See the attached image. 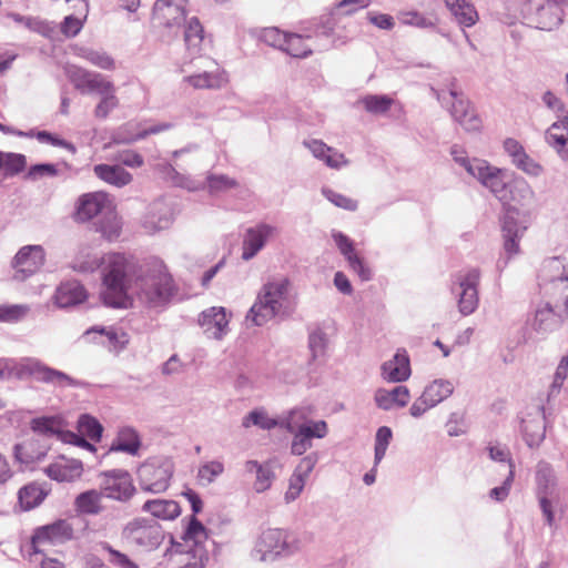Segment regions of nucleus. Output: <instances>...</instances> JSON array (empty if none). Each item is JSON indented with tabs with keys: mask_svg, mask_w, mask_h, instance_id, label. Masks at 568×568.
Instances as JSON below:
<instances>
[{
	"mask_svg": "<svg viewBox=\"0 0 568 568\" xmlns=\"http://www.w3.org/2000/svg\"><path fill=\"white\" fill-rule=\"evenodd\" d=\"M109 209L108 196L103 192L87 193L79 197L75 219L85 222Z\"/></svg>",
	"mask_w": 568,
	"mask_h": 568,
	"instance_id": "25",
	"label": "nucleus"
},
{
	"mask_svg": "<svg viewBox=\"0 0 568 568\" xmlns=\"http://www.w3.org/2000/svg\"><path fill=\"white\" fill-rule=\"evenodd\" d=\"M392 437H393V433L389 427L382 426L377 429L376 436H375V455H374L375 466H377L384 458Z\"/></svg>",
	"mask_w": 568,
	"mask_h": 568,
	"instance_id": "61",
	"label": "nucleus"
},
{
	"mask_svg": "<svg viewBox=\"0 0 568 568\" xmlns=\"http://www.w3.org/2000/svg\"><path fill=\"white\" fill-rule=\"evenodd\" d=\"M516 214L515 211H508L503 220L504 248L508 258L519 252L518 242L526 231V226L516 221Z\"/></svg>",
	"mask_w": 568,
	"mask_h": 568,
	"instance_id": "31",
	"label": "nucleus"
},
{
	"mask_svg": "<svg viewBox=\"0 0 568 568\" xmlns=\"http://www.w3.org/2000/svg\"><path fill=\"white\" fill-rule=\"evenodd\" d=\"M303 145L311 151L314 158L324 162L328 168L341 169L348 164L343 153L328 146L322 140H304Z\"/></svg>",
	"mask_w": 568,
	"mask_h": 568,
	"instance_id": "29",
	"label": "nucleus"
},
{
	"mask_svg": "<svg viewBox=\"0 0 568 568\" xmlns=\"http://www.w3.org/2000/svg\"><path fill=\"white\" fill-rule=\"evenodd\" d=\"M292 308L290 281L286 277L272 278L261 287L246 321L262 326L275 317L287 316Z\"/></svg>",
	"mask_w": 568,
	"mask_h": 568,
	"instance_id": "2",
	"label": "nucleus"
},
{
	"mask_svg": "<svg viewBox=\"0 0 568 568\" xmlns=\"http://www.w3.org/2000/svg\"><path fill=\"white\" fill-rule=\"evenodd\" d=\"M244 468L247 474L255 475V480L253 483V489L255 493L262 494L272 487L273 481L275 480V473L270 462L260 463L253 459L246 460Z\"/></svg>",
	"mask_w": 568,
	"mask_h": 568,
	"instance_id": "32",
	"label": "nucleus"
},
{
	"mask_svg": "<svg viewBox=\"0 0 568 568\" xmlns=\"http://www.w3.org/2000/svg\"><path fill=\"white\" fill-rule=\"evenodd\" d=\"M122 536L130 545L144 551L155 550L164 540L162 527L145 518H135L128 523Z\"/></svg>",
	"mask_w": 568,
	"mask_h": 568,
	"instance_id": "8",
	"label": "nucleus"
},
{
	"mask_svg": "<svg viewBox=\"0 0 568 568\" xmlns=\"http://www.w3.org/2000/svg\"><path fill=\"white\" fill-rule=\"evenodd\" d=\"M102 301L114 308H129L136 298L149 307L166 305L175 295V281L165 264L158 256L134 261L121 253L103 257Z\"/></svg>",
	"mask_w": 568,
	"mask_h": 568,
	"instance_id": "1",
	"label": "nucleus"
},
{
	"mask_svg": "<svg viewBox=\"0 0 568 568\" xmlns=\"http://www.w3.org/2000/svg\"><path fill=\"white\" fill-rule=\"evenodd\" d=\"M142 510L162 520H172L181 513L179 504L172 499L148 500L142 506Z\"/></svg>",
	"mask_w": 568,
	"mask_h": 568,
	"instance_id": "36",
	"label": "nucleus"
},
{
	"mask_svg": "<svg viewBox=\"0 0 568 568\" xmlns=\"http://www.w3.org/2000/svg\"><path fill=\"white\" fill-rule=\"evenodd\" d=\"M276 234L277 229L266 223H258L247 229L242 243V258L244 261L252 260Z\"/></svg>",
	"mask_w": 568,
	"mask_h": 568,
	"instance_id": "17",
	"label": "nucleus"
},
{
	"mask_svg": "<svg viewBox=\"0 0 568 568\" xmlns=\"http://www.w3.org/2000/svg\"><path fill=\"white\" fill-rule=\"evenodd\" d=\"M101 99L94 109V116L106 119L109 114L119 106V99L115 95V88L100 95Z\"/></svg>",
	"mask_w": 568,
	"mask_h": 568,
	"instance_id": "60",
	"label": "nucleus"
},
{
	"mask_svg": "<svg viewBox=\"0 0 568 568\" xmlns=\"http://www.w3.org/2000/svg\"><path fill=\"white\" fill-rule=\"evenodd\" d=\"M312 34L286 33L283 50L293 58L304 59L312 54L313 50L306 44L305 40L311 39Z\"/></svg>",
	"mask_w": 568,
	"mask_h": 568,
	"instance_id": "38",
	"label": "nucleus"
},
{
	"mask_svg": "<svg viewBox=\"0 0 568 568\" xmlns=\"http://www.w3.org/2000/svg\"><path fill=\"white\" fill-rule=\"evenodd\" d=\"M74 54L102 70H113L115 67L114 60L104 51L87 47H75Z\"/></svg>",
	"mask_w": 568,
	"mask_h": 568,
	"instance_id": "42",
	"label": "nucleus"
},
{
	"mask_svg": "<svg viewBox=\"0 0 568 568\" xmlns=\"http://www.w3.org/2000/svg\"><path fill=\"white\" fill-rule=\"evenodd\" d=\"M308 407H295L280 420V427L293 435L291 454L302 456L313 447V439H322L328 434L325 420H313Z\"/></svg>",
	"mask_w": 568,
	"mask_h": 568,
	"instance_id": "3",
	"label": "nucleus"
},
{
	"mask_svg": "<svg viewBox=\"0 0 568 568\" xmlns=\"http://www.w3.org/2000/svg\"><path fill=\"white\" fill-rule=\"evenodd\" d=\"M174 473V464L166 457H152L138 468V480L143 491L164 493Z\"/></svg>",
	"mask_w": 568,
	"mask_h": 568,
	"instance_id": "7",
	"label": "nucleus"
},
{
	"mask_svg": "<svg viewBox=\"0 0 568 568\" xmlns=\"http://www.w3.org/2000/svg\"><path fill=\"white\" fill-rule=\"evenodd\" d=\"M87 297V291L80 282L67 281L57 287L53 301L58 307L67 308L83 303Z\"/></svg>",
	"mask_w": 568,
	"mask_h": 568,
	"instance_id": "27",
	"label": "nucleus"
},
{
	"mask_svg": "<svg viewBox=\"0 0 568 568\" xmlns=\"http://www.w3.org/2000/svg\"><path fill=\"white\" fill-rule=\"evenodd\" d=\"M27 158L20 153L1 152V171L7 176H13L26 169Z\"/></svg>",
	"mask_w": 568,
	"mask_h": 568,
	"instance_id": "48",
	"label": "nucleus"
},
{
	"mask_svg": "<svg viewBox=\"0 0 568 568\" xmlns=\"http://www.w3.org/2000/svg\"><path fill=\"white\" fill-rule=\"evenodd\" d=\"M100 489L103 496L115 500H128L134 493L131 476L128 471L113 469L100 475Z\"/></svg>",
	"mask_w": 568,
	"mask_h": 568,
	"instance_id": "15",
	"label": "nucleus"
},
{
	"mask_svg": "<svg viewBox=\"0 0 568 568\" xmlns=\"http://www.w3.org/2000/svg\"><path fill=\"white\" fill-rule=\"evenodd\" d=\"M65 73L74 88L81 93L85 94V89L93 72L77 65H69L65 69Z\"/></svg>",
	"mask_w": 568,
	"mask_h": 568,
	"instance_id": "59",
	"label": "nucleus"
},
{
	"mask_svg": "<svg viewBox=\"0 0 568 568\" xmlns=\"http://www.w3.org/2000/svg\"><path fill=\"white\" fill-rule=\"evenodd\" d=\"M44 258L45 254L41 245H27L21 247L14 256V277L24 281L42 267Z\"/></svg>",
	"mask_w": 568,
	"mask_h": 568,
	"instance_id": "16",
	"label": "nucleus"
},
{
	"mask_svg": "<svg viewBox=\"0 0 568 568\" xmlns=\"http://www.w3.org/2000/svg\"><path fill=\"white\" fill-rule=\"evenodd\" d=\"M338 22L339 17L336 13V9L331 7L324 14L315 19V33L326 38H333V43L336 47L344 45L351 41V38L335 33Z\"/></svg>",
	"mask_w": 568,
	"mask_h": 568,
	"instance_id": "33",
	"label": "nucleus"
},
{
	"mask_svg": "<svg viewBox=\"0 0 568 568\" xmlns=\"http://www.w3.org/2000/svg\"><path fill=\"white\" fill-rule=\"evenodd\" d=\"M449 98L453 100L450 114L456 122H458L466 131H477L480 128L481 121L475 113L469 102L455 91H449Z\"/></svg>",
	"mask_w": 568,
	"mask_h": 568,
	"instance_id": "23",
	"label": "nucleus"
},
{
	"mask_svg": "<svg viewBox=\"0 0 568 568\" xmlns=\"http://www.w3.org/2000/svg\"><path fill=\"white\" fill-rule=\"evenodd\" d=\"M129 125H125L124 128L120 129L118 132L114 133L113 138H112V141L113 143L115 144H131L133 142H136L139 140H142L144 138H146L148 135L150 134H158L162 131H165L170 128V124H156V125H152L139 133H136L135 135H130V136H126L123 134V131L128 128Z\"/></svg>",
	"mask_w": 568,
	"mask_h": 568,
	"instance_id": "51",
	"label": "nucleus"
},
{
	"mask_svg": "<svg viewBox=\"0 0 568 568\" xmlns=\"http://www.w3.org/2000/svg\"><path fill=\"white\" fill-rule=\"evenodd\" d=\"M332 237L341 253L347 260L349 267L359 276L362 281H369L372 277V272L355 253L353 241L338 231H333Z\"/></svg>",
	"mask_w": 568,
	"mask_h": 568,
	"instance_id": "24",
	"label": "nucleus"
},
{
	"mask_svg": "<svg viewBox=\"0 0 568 568\" xmlns=\"http://www.w3.org/2000/svg\"><path fill=\"white\" fill-rule=\"evenodd\" d=\"M398 20L404 26H412L420 29H429L435 27V22L416 10L400 11Z\"/></svg>",
	"mask_w": 568,
	"mask_h": 568,
	"instance_id": "58",
	"label": "nucleus"
},
{
	"mask_svg": "<svg viewBox=\"0 0 568 568\" xmlns=\"http://www.w3.org/2000/svg\"><path fill=\"white\" fill-rule=\"evenodd\" d=\"M224 473V464L211 460L199 467L197 479L202 485H210Z\"/></svg>",
	"mask_w": 568,
	"mask_h": 568,
	"instance_id": "55",
	"label": "nucleus"
},
{
	"mask_svg": "<svg viewBox=\"0 0 568 568\" xmlns=\"http://www.w3.org/2000/svg\"><path fill=\"white\" fill-rule=\"evenodd\" d=\"M31 429L43 436H55L65 444L79 446L88 450L95 449L87 439H83L77 433L65 429L62 419L59 417L51 416L33 418L31 420Z\"/></svg>",
	"mask_w": 568,
	"mask_h": 568,
	"instance_id": "14",
	"label": "nucleus"
},
{
	"mask_svg": "<svg viewBox=\"0 0 568 568\" xmlns=\"http://www.w3.org/2000/svg\"><path fill=\"white\" fill-rule=\"evenodd\" d=\"M103 494L95 489L81 493L74 501L78 511L87 515H97L102 510L101 500Z\"/></svg>",
	"mask_w": 568,
	"mask_h": 568,
	"instance_id": "44",
	"label": "nucleus"
},
{
	"mask_svg": "<svg viewBox=\"0 0 568 568\" xmlns=\"http://www.w3.org/2000/svg\"><path fill=\"white\" fill-rule=\"evenodd\" d=\"M568 376V355H565L560 358L552 382L549 386L547 397L548 399L554 398L559 395L561 387Z\"/></svg>",
	"mask_w": 568,
	"mask_h": 568,
	"instance_id": "53",
	"label": "nucleus"
},
{
	"mask_svg": "<svg viewBox=\"0 0 568 568\" xmlns=\"http://www.w3.org/2000/svg\"><path fill=\"white\" fill-rule=\"evenodd\" d=\"M139 448L140 439L136 432L131 427H123L119 430L116 438L112 442L110 450L135 455Z\"/></svg>",
	"mask_w": 568,
	"mask_h": 568,
	"instance_id": "37",
	"label": "nucleus"
},
{
	"mask_svg": "<svg viewBox=\"0 0 568 568\" xmlns=\"http://www.w3.org/2000/svg\"><path fill=\"white\" fill-rule=\"evenodd\" d=\"M187 0H156L152 9V22L158 28L176 34L185 22Z\"/></svg>",
	"mask_w": 568,
	"mask_h": 568,
	"instance_id": "10",
	"label": "nucleus"
},
{
	"mask_svg": "<svg viewBox=\"0 0 568 568\" xmlns=\"http://www.w3.org/2000/svg\"><path fill=\"white\" fill-rule=\"evenodd\" d=\"M173 222L171 207L162 200L153 202L142 221L144 231L149 234L166 230Z\"/></svg>",
	"mask_w": 568,
	"mask_h": 568,
	"instance_id": "22",
	"label": "nucleus"
},
{
	"mask_svg": "<svg viewBox=\"0 0 568 568\" xmlns=\"http://www.w3.org/2000/svg\"><path fill=\"white\" fill-rule=\"evenodd\" d=\"M409 398V389L404 385L396 386L393 389L378 388L374 395L376 406L383 410L405 407Z\"/></svg>",
	"mask_w": 568,
	"mask_h": 568,
	"instance_id": "30",
	"label": "nucleus"
},
{
	"mask_svg": "<svg viewBox=\"0 0 568 568\" xmlns=\"http://www.w3.org/2000/svg\"><path fill=\"white\" fill-rule=\"evenodd\" d=\"M529 324L534 332L544 336L560 326L561 317L554 311L549 303H539Z\"/></svg>",
	"mask_w": 568,
	"mask_h": 568,
	"instance_id": "26",
	"label": "nucleus"
},
{
	"mask_svg": "<svg viewBox=\"0 0 568 568\" xmlns=\"http://www.w3.org/2000/svg\"><path fill=\"white\" fill-rule=\"evenodd\" d=\"M523 436L529 447H538L546 435L544 408L538 407L537 412L523 418L521 422Z\"/></svg>",
	"mask_w": 568,
	"mask_h": 568,
	"instance_id": "28",
	"label": "nucleus"
},
{
	"mask_svg": "<svg viewBox=\"0 0 568 568\" xmlns=\"http://www.w3.org/2000/svg\"><path fill=\"white\" fill-rule=\"evenodd\" d=\"M545 141L562 161H568V133L558 130L557 124H551L545 132Z\"/></svg>",
	"mask_w": 568,
	"mask_h": 568,
	"instance_id": "43",
	"label": "nucleus"
},
{
	"mask_svg": "<svg viewBox=\"0 0 568 568\" xmlns=\"http://www.w3.org/2000/svg\"><path fill=\"white\" fill-rule=\"evenodd\" d=\"M24 358L16 361L12 358H0V379L16 377L23 379Z\"/></svg>",
	"mask_w": 568,
	"mask_h": 568,
	"instance_id": "62",
	"label": "nucleus"
},
{
	"mask_svg": "<svg viewBox=\"0 0 568 568\" xmlns=\"http://www.w3.org/2000/svg\"><path fill=\"white\" fill-rule=\"evenodd\" d=\"M536 494L537 497H552L556 495L557 480L552 467L545 463H538L536 467Z\"/></svg>",
	"mask_w": 568,
	"mask_h": 568,
	"instance_id": "35",
	"label": "nucleus"
},
{
	"mask_svg": "<svg viewBox=\"0 0 568 568\" xmlns=\"http://www.w3.org/2000/svg\"><path fill=\"white\" fill-rule=\"evenodd\" d=\"M567 0H526L521 4V16L527 24L539 30L551 31L564 21L562 6Z\"/></svg>",
	"mask_w": 568,
	"mask_h": 568,
	"instance_id": "5",
	"label": "nucleus"
},
{
	"mask_svg": "<svg viewBox=\"0 0 568 568\" xmlns=\"http://www.w3.org/2000/svg\"><path fill=\"white\" fill-rule=\"evenodd\" d=\"M161 173L168 181L172 182L174 185L185 187L190 191H194L200 187L193 180H191L189 176L180 174L169 163L161 165Z\"/></svg>",
	"mask_w": 568,
	"mask_h": 568,
	"instance_id": "57",
	"label": "nucleus"
},
{
	"mask_svg": "<svg viewBox=\"0 0 568 568\" xmlns=\"http://www.w3.org/2000/svg\"><path fill=\"white\" fill-rule=\"evenodd\" d=\"M302 541L297 534L281 528H268L257 537L252 557L262 562L274 561L298 552Z\"/></svg>",
	"mask_w": 568,
	"mask_h": 568,
	"instance_id": "4",
	"label": "nucleus"
},
{
	"mask_svg": "<svg viewBox=\"0 0 568 568\" xmlns=\"http://www.w3.org/2000/svg\"><path fill=\"white\" fill-rule=\"evenodd\" d=\"M479 268H468L457 275L456 284L458 285L457 305L463 316L473 314L479 304L478 285L480 282Z\"/></svg>",
	"mask_w": 568,
	"mask_h": 568,
	"instance_id": "13",
	"label": "nucleus"
},
{
	"mask_svg": "<svg viewBox=\"0 0 568 568\" xmlns=\"http://www.w3.org/2000/svg\"><path fill=\"white\" fill-rule=\"evenodd\" d=\"M193 62L184 63L181 72L187 73L183 78V82L195 90H219L224 88L229 82L225 70L220 68L217 63L210 58H199L195 63V70H191Z\"/></svg>",
	"mask_w": 568,
	"mask_h": 568,
	"instance_id": "6",
	"label": "nucleus"
},
{
	"mask_svg": "<svg viewBox=\"0 0 568 568\" xmlns=\"http://www.w3.org/2000/svg\"><path fill=\"white\" fill-rule=\"evenodd\" d=\"M454 384L448 379H435L423 390V395L434 406H437L454 393Z\"/></svg>",
	"mask_w": 568,
	"mask_h": 568,
	"instance_id": "40",
	"label": "nucleus"
},
{
	"mask_svg": "<svg viewBox=\"0 0 568 568\" xmlns=\"http://www.w3.org/2000/svg\"><path fill=\"white\" fill-rule=\"evenodd\" d=\"M513 164L527 175L538 178L544 173V168L540 163L530 158L527 152L521 154L520 158L515 160Z\"/></svg>",
	"mask_w": 568,
	"mask_h": 568,
	"instance_id": "63",
	"label": "nucleus"
},
{
	"mask_svg": "<svg viewBox=\"0 0 568 568\" xmlns=\"http://www.w3.org/2000/svg\"><path fill=\"white\" fill-rule=\"evenodd\" d=\"M318 453L313 452L300 460L288 479V487L284 495V500L286 504H290L300 497L304 489L305 483L318 463Z\"/></svg>",
	"mask_w": 568,
	"mask_h": 568,
	"instance_id": "18",
	"label": "nucleus"
},
{
	"mask_svg": "<svg viewBox=\"0 0 568 568\" xmlns=\"http://www.w3.org/2000/svg\"><path fill=\"white\" fill-rule=\"evenodd\" d=\"M394 102V99L386 94H367L357 101L367 113L373 115L386 114Z\"/></svg>",
	"mask_w": 568,
	"mask_h": 568,
	"instance_id": "39",
	"label": "nucleus"
},
{
	"mask_svg": "<svg viewBox=\"0 0 568 568\" xmlns=\"http://www.w3.org/2000/svg\"><path fill=\"white\" fill-rule=\"evenodd\" d=\"M410 362L405 348H398L394 356L381 366V376L387 383H402L410 377Z\"/></svg>",
	"mask_w": 568,
	"mask_h": 568,
	"instance_id": "20",
	"label": "nucleus"
},
{
	"mask_svg": "<svg viewBox=\"0 0 568 568\" xmlns=\"http://www.w3.org/2000/svg\"><path fill=\"white\" fill-rule=\"evenodd\" d=\"M93 171L99 179L116 187H123L133 180L132 174L118 164H98Z\"/></svg>",
	"mask_w": 568,
	"mask_h": 568,
	"instance_id": "34",
	"label": "nucleus"
},
{
	"mask_svg": "<svg viewBox=\"0 0 568 568\" xmlns=\"http://www.w3.org/2000/svg\"><path fill=\"white\" fill-rule=\"evenodd\" d=\"M230 315L222 306L204 310L199 317V324L209 338L221 341L230 331Z\"/></svg>",
	"mask_w": 568,
	"mask_h": 568,
	"instance_id": "19",
	"label": "nucleus"
},
{
	"mask_svg": "<svg viewBox=\"0 0 568 568\" xmlns=\"http://www.w3.org/2000/svg\"><path fill=\"white\" fill-rule=\"evenodd\" d=\"M44 491L38 484L31 483L18 491V499L22 510H30L38 507L45 498Z\"/></svg>",
	"mask_w": 568,
	"mask_h": 568,
	"instance_id": "41",
	"label": "nucleus"
},
{
	"mask_svg": "<svg viewBox=\"0 0 568 568\" xmlns=\"http://www.w3.org/2000/svg\"><path fill=\"white\" fill-rule=\"evenodd\" d=\"M535 199L530 184L521 176H515L509 187V201L529 203Z\"/></svg>",
	"mask_w": 568,
	"mask_h": 568,
	"instance_id": "47",
	"label": "nucleus"
},
{
	"mask_svg": "<svg viewBox=\"0 0 568 568\" xmlns=\"http://www.w3.org/2000/svg\"><path fill=\"white\" fill-rule=\"evenodd\" d=\"M98 547L106 552V561L113 568H140L126 554L113 548L108 541H100Z\"/></svg>",
	"mask_w": 568,
	"mask_h": 568,
	"instance_id": "46",
	"label": "nucleus"
},
{
	"mask_svg": "<svg viewBox=\"0 0 568 568\" xmlns=\"http://www.w3.org/2000/svg\"><path fill=\"white\" fill-rule=\"evenodd\" d=\"M206 185L209 193L216 195L236 187L237 182L225 174H209L206 176Z\"/></svg>",
	"mask_w": 568,
	"mask_h": 568,
	"instance_id": "52",
	"label": "nucleus"
},
{
	"mask_svg": "<svg viewBox=\"0 0 568 568\" xmlns=\"http://www.w3.org/2000/svg\"><path fill=\"white\" fill-rule=\"evenodd\" d=\"M44 474L58 483H72L83 474V464L78 459L59 457L43 468Z\"/></svg>",
	"mask_w": 568,
	"mask_h": 568,
	"instance_id": "21",
	"label": "nucleus"
},
{
	"mask_svg": "<svg viewBox=\"0 0 568 568\" xmlns=\"http://www.w3.org/2000/svg\"><path fill=\"white\" fill-rule=\"evenodd\" d=\"M78 435L83 439L88 437L91 440L99 442L102 436L103 427L94 417L81 415L78 420Z\"/></svg>",
	"mask_w": 568,
	"mask_h": 568,
	"instance_id": "49",
	"label": "nucleus"
},
{
	"mask_svg": "<svg viewBox=\"0 0 568 568\" xmlns=\"http://www.w3.org/2000/svg\"><path fill=\"white\" fill-rule=\"evenodd\" d=\"M255 425L262 429H273L276 426H280V420L272 418L264 409H254L248 413L242 420V426L248 428L250 426Z\"/></svg>",
	"mask_w": 568,
	"mask_h": 568,
	"instance_id": "50",
	"label": "nucleus"
},
{
	"mask_svg": "<svg viewBox=\"0 0 568 568\" xmlns=\"http://www.w3.org/2000/svg\"><path fill=\"white\" fill-rule=\"evenodd\" d=\"M28 22V30L39 33L44 38L53 39L57 34V28L54 22L43 20L38 17H31V19Z\"/></svg>",
	"mask_w": 568,
	"mask_h": 568,
	"instance_id": "64",
	"label": "nucleus"
},
{
	"mask_svg": "<svg viewBox=\"0 0 568 568\" xmlns=\"http://www.w3.org/2000/svg\"><path fill=\"white\" fill-rule=\"evenodd\" d=\"M450 14L463 29L471 28L479 21V13L470 0L462 1Z\"/></svg>",
	"mask_w": 568,
	"mask_h": 568,
	"instance_id": "45",
	"label": "nucleus"
},
{
	"mask_svg": "<svg viewBox=\"0 0 568 568\" xmlns=\"http://www.w3.org/2000/svg\"><path fill=\"white\" fill-rule=\"evenodd\" d=\"M473 176L487 187L498 200L509 202V187L515 178L508 170L490 165L483 160L479 166H475Z\"/></svg>",
	"mask_w": 568,
	"mask_h": 568,
	"instance_id": "11",
	"label": "nucleus"
},
{
	"mask_svg": "<svg viewBox=\"0 0 568 568\" xmlns=\"http://www.w3.org/2000/svg\"><path fill=\"white\" fill-rule=\"evenodd\" d=\"M328 346V338L325 332L317 328L308 335V347L313 359L325 356Z\"/></svg>",
	"mask_w": 568,
	"mask_h": 568,
	"instance_id": "56",
	"label": "nucleus"
},
{
	"mask_svg": "<svg viewBox=\"0 0 568 568\" xmlns=\"http://www.w3.org/2000/svg\"><path fill=\"white\" fill-rule=\"evenodd\" d=\"M23 369V379L33 377L36 381L52 385L55 388L83 387L85 384L62 371L49 367L39 359L26 357Z\"/></svg>",
	"mask_w": 568,
	"mask_h": 568,
	"instance_id": "9",
	"label": "nucleus"
},
{
	"mask_svg": "<svg viewBox=\"0 0 568 568\" xmlns=\"http://www.w3.org/2000/svg\"><path fill=\"white\" fill-rule=\"evenodd\" d=\"M203 40V28L197 18L192 17L185 27L184 41L189 50L199 49Z\"/></svg>",
	"mask_w": 568,
	"mask_h": 568,
	"instance_id": "54",
	"label": "nucleus"
},
{
	"mask_svg": "<svg viewBox=\"0 0 568 568\" xmlns=\"http://www.w3.org/2000/svg\"><path fill=\"white\" fill-rule=\"evenodd\" d=\"M73 536V528L70 523L59 519L52 524L39 527L34 530L31 539L33 555H42L47 547L61 545Z\"/></svg>",
	"mask_w": 568,
	"mask_h": 568,
	"instance_id": "12",
	"label": "nucleus"
}]
</instances>
